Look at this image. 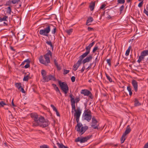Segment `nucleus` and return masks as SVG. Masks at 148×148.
I'll return each mask as SVG.
<instances>
[{
    "label": "nucleus",
    "mask_w": 148,
    "mask_h": 148,
    "mask_svg": "<svg viewBox=\"0 0 148 148\" xmlns=\"http://www.w3.org/2000/svg\"><path fill=\"white\" fill-rule=\"evenodd\" d=\"M95 43V42L93 41L91 43H90L88 46L86 47L85 48L86 50V52L83 54L82 55L80 56L79 57V59L77 62L76 64L77 66L78 67L80 64H81V62L82 60L84 58L86 57L90 52L91 48L94 45Z\"/></svg>",
    "instance_id": "f257e3e1"
},
{
    "label": "nucleus",
    "mask_w": 148,
    "mask_h": 148,
    "mask_svg": "<svg viewBox=\"0 0 148 148\" xmlns=\"http://www.w3.org/2000/svg\"><path fill=\"white\" fill-rule=\"evenodd\" d=\"M49 124L47 119H45L44 117L40 116L39 117L38 121L34 124V126H39L42 127H45L48 126Z\"/></svg>",
    "instance_id": "f03ea898"
},
{
    "label": "nucleus",
    "mask_w": 148,
    "mask_h": 148,
    "mask_svg": "<svg viewBox=\"0 0 148 148\" xmlns=\"http://www.w3.org/2000/svg\"><path fill=\"white\" fill-rule=\"evenodd\" d=\"M49 56L50 57H52V53L50 50H48V52L44 56V58L45 59V60H44L42 56H41L39 58L40 62L45 66H47L48 64L50 63Z\"/></svg>",
    "instance_id": "7ed1b4c3"
},
{
    "label": "nucleus",
    "mask_w": 148,
    "mask_h": 148,
    "mask_svg": "<svg viewBox=\"0 0 148 148\" xmlns=\"http://www.w3.org/2000/svg\"><path fill=\"white\" fill-rule=\"evenodd\" d=\"M82 113H77L76 114H74V116L76 118V121L77 124L76 126V127H77V131L79 132L81 135L83 134L85 132H84L83 129L82 128V127H81V129L80 128L82 126V124L79 123V119L80 116Z\"/></svg>",
    "instance_id": "20e7f679"
},
{
    "label": "nucleus",
    "mask_w": 148,
    "mask_h": 148,
    "mask_svg": "<svg viewBox=\"0 0 148 148\" xmlns=\"http://www.w3.org/2000/svg\"><path fill=\"white\" fill-rule=\"evenodd\" d=\"M73 95L72 94H71L69 95V97L71 98V106L72 107V112L74 111L75 112L74 114H76L77 113H82L81 110L79 107H77L76 109H75V101L74 100V98L73 97Z\"/></svg>",
    "instance_id": "39448f33"
},
{
    "label": "nucleus",
    "mask_w": 148,
    "mask_h": 148,
    "mask_svg": "<svg viewBox=\"0 0 148 148\" xmlns=\"http://www.w3.org/2000/svg\"><path fill=\"white\" fill-rule=\"evenodd\" d=\"M53 27V26L52 25H47L45 26V27L44 29L40 30L39 34L40 35L48 37L49 36L48 34L50 32L51 29L52 28V27Z\"/></svg>",
    "instance_id": "423d86ee"
},
{
    "label": "nucleus",
    "mask_w": 148,
    "mask_h": 148,
    "mask_svg": "<svg viewBox=\"0 0 148 148\" xmlns=\"http://www.w3.org/2000/svg\"><path fill=\"white\" fill-rule=\"evenodd\" d=\"M58 83L61 90L64 92L65 94H66L69 90L68 86L65 82H62L61 81H58Z\"/></svg>",
    "instance_id": "0eeeda50"
},
{
    "label": "nucleus",
    "mask_w": 148,
    "mask_h": 148,
    "mask_svg": "<svg viewBox=\"0 0 148 148\" xmlns=\"http://www.w3.org/2000/svg\"><path fill=\"white\" fill-rule=\"evenodd\" d=\"M130 126L128 125L126 127V129L121 138V143H123L125 139V137L126 135L128 134L131 131Z\"/></svg>",
    "instance_id": "6e6552de"
},
{
    "label": "nucleus",
    "mask_w": 148,
    "mask_h": 148,
    "mask_svg": "<svg viewBox=\"0 0 148 148\" xmlns=\"http://www.w3.org/2000/svg\"><path fill=\"white\" fill-rule=\"evenodd\" d=\"M92 135H89L85 137L81 138L78 137L75 140V142H80L81 143H84L86 142L89 139L92 137Z\"/></svg>",
    "instance_id": "1a4fd4ad"
},
{
    "label": "nucleus",
    "mask_w": 148,
    "mask_h": 148,
    "mask_svg": "<svg viewBox=\"0 0 148 148\" xmlns=\"http://www.w3.org/2000/svg\"><path fill=\"white\" fill-rule=\"evenodd\" d=\"M31 116L34 120L32 122V126H34V124L38 121L39 117L37 114L35 113H32L31 114Z\"/></svg>",
    "instance_id": "9d476101"
},
{
    "label": "nucleus",
    "mask_w": 148,
    "mask_h": 148,
    "mask_svg": "<svg viewBox=\"0 0 148 148\" xmlns=\"http://www.w3.org/2000/svg\"><path fill=\"white\" fill-rule=\"evenodd\" d=\"M56 78L55 77L52 75H49L46 76V78H45V79H44L43 82H48L49 80H53L54 81H56Z\"/></svg>",
    "instance_id": "9b49d317"
},
{
    "label": "nucleus",
    "mask_w": 148,
    "mask_h": 148,
    "mask_svg": "<svg viewBox=\"0 0 148 148\" xmlns=\"http://www.w3.org/2000/svg\"><path fill=\"white\" fill-rule=\"evenodd\" d=\"M93 56L92 55H89L88 57H87L85 59H84L82 62V63L84 64L85 63L89 62L92 59Z\"/></svg>",
    "instance_id": "f8f14e48"
},
{
    "label": "nucleus",
    "mask_w": 148,
    "mask_h": 148,
    "mask_svg": "<svg viewBox=\"0 0 148 148\" xmlns=\"http://www.w3.org/2000/svg\"><path fill=\"white\" fill-rule=\"evenodd\" d=\"M84 119V120L89 122L92 118V116L91 114H83Z\"/></svg>",
    "instance_id": "ddd939ff"
},
{
    "label": "nucleus",
    "mask_w": 148,
    "mask_h": 148,
    "mask_svg": "<svg viewBox=\"0 0 148 148\" xmlns=\"http://www.w3.org/2000/svg\"><path fill=\"white\" fill-rule=\"evenodd\" d=\"M132 83L134 87V90L136 92L138 90V82L135 80L133 79L132 80Z\"/></svg>",
    "instance_id": "4468645a"
},
{
    "label": "nucleus",
    "mask_w": 148,
    "mask_h": 148,
    "mask_svg": "<svg viewBox=\"0 0 148 148\" xmlns=\"http://www.w3.org/2000/svg\"><path fill=\"white\" fill-rule=\"evenodd\" d=\"M81 93L83 94L84 96H88L90 93V92L87 89H84L81 90Z\"/></svg>",
    "instance_id": "2eb2a0df"
},
{
    "label": "nucleus",
    "mask_w": 148,
    "mask_h": 148,
    "mask_svg": "<svg viewBox=\"0 0 148 148\" xmlns=\"http://www.w3.org/2000/svg\"><path fill=\"white\" fill-rule=\"evenodd\" d=\"M25 34L21 32L18 33L17 34V37L18 39L20 40H22L24 37Z\"/></svg>",
    "instance_id": "dca6fc26"
},
{
    "label": "nucleus",
    "mask_w": 148,
    "mask_h": 148,
    "mask_svg": "<svg viewBox=\"0 0 148 148\" xmlns=\"http://www.w3.org/2000/svg\"><path fill=\"white\" fill-rule=\"evenodd\" d=\"M95 5V2H91L90 4L89 7L91 11H93L94 9Z\"/></svg>",
    "instance_id": "f3484780"
},
{
    "label": "nucleus",
    "mask_w": 148,
    "mask_h": 148,
    "mask_svg": "<svg viewBox=\"0 0 148 148\" xmlns=\"http://www.w3.org/2000/svg\"><path fill=\"white\" fill-rule=\"evenodd\" d=\"M41 74L42 75V76L43 77V80L45 79V78L46 77V74H47V73L46 72L45 70H42L41 71Z\"/></svg>",
    "instance_id": "a211bd4d"
},
{
    "label": "nucleus",
    "mask_w": 148,
    "mask_h": 148,
    "mask_svg": "<svg viewBox=\"0 0 148 148\" xmlns=\"http://www.w3.org/2000/svg\"><path fill=\"white\" fill-rule=\"evenodd\" d=\"M57 145H58V147L60 148H68L67 146H64L62 143H57Z\"/></svg>",
    "instance_id": "6ab92c4d"
},
{
    "label": "nucleus",
    "mask_w": 148,
    "mask_h": 148,
    "mask_svg": "<svg viewBox=\"0 0 148 148\" xmlns=\"http://www.w3.org/2000/svg\"><path fill=\"white\" fill-rule=\"evenodd\" d=\"M134 106H137L140 105L141 103L138 101V99L136 98L135 99H134Z\"/></svg>",
    "instance_id": "aec40b11"
},
{
    "label": "nucleus",
    "mask_w": 148,
    "mask_h": 148,
    "mask_svg": "<svg viewBox=\"0 0 148 148\" xmlns=\"http://www.w3.org/2000/svg\"><path fill=\"white\" fill-rule=\"evenodd\" d=\"M142 56H144L148 55V50H144L141 53Z\"/></svg>",
    "instance_id": "412c9836"
},
{
    "label": "nucleus",
    "mask_w": 148,
    "mask_h": 148,
    "mask_svg": "<svg viewBox=\"0 0 148 148\" xmlns=\"http://www.w3.org/2000/svg\"><path fill=\"white\" fill-rule=\"evenodd\" d=\"M92 124H96L97 123L98 121L95 119V116H93L92 118Z\"/></svg>",
    "instance_id": "4be33fe9"
},
{
    "label": "nucleus",
    "mask_w": 148,
    "mask_h": 148,
    "mask_svg": "<svg viewBox=\"0 0 148 148\" xmlns=\"http://www.w3.org/2000/svg\"><path fill=\"white\" fill-rule=\"evenodd\" d=\"M8 18V16H4L3 18L0 17V22L3 21H7V19Z\"/></svg>",
    "instance_id": "5701e85b"
},
{
    "label": "nucleus",
    "mask_w": 148,
    "mask_h": 148,
    "mask_svg": "<svg viewBox=\"0 0 148 148\" xmlns=\"http://www.w3.org/2000/svg\"><path fill=\"white\" fill-rule=\"evenodd\" d=\"M144 59V57L143 56H142V55L139 57V59L137 61V62L140 63L141 60H143Z\"/></svg>",
    "instance_id": "b1692460"
},
{
    "label": "nucleus",
    "mask_w": 148,
    "mask_h": 148,
    "mask_svg": "<svg viewBox=\"0 0 148 148\" xmlns=\"http://www.w3.org/2000/svg\"><path fill=\"white\" fill-rule=\"evenodd\" d=\"M15 86L19 90L20 89L21 87V84L20 83H16Z\"/></svg>",
    "instance_id": "393cba45"
},
{
    "label": "nucleus",
    "mask_w": 148,
    "mask_h": 148,
    "mask_svg": "<svg viewBox=\"0 0 148 148\" xmlns=\"http://www.w3.org/2000/svg\"><path fill=\"white\" fill-rule=\"evenodd\" d=\"M131 49V46H130L126 50V53H125V55L126 56H127L129 55L130 51Z\"/></svg>",
    "instance_id": "a878e982"
},
{
    "label": "nucleus",
    "mask_w": 148,
    "mask_h": 148,
    "mask_svg": "<svg viewBox=\"0 0 148 148\" xmlns=\"http://www.w3.org/2000/svg\"><path fill=\"white\" fill-rule=\"evenodd\" d=\"M46 43H47V44L48 45H50V46L52 48V50H53V46L52 45L51 41H47L46 42Z\"/></svg>",
    "instance_id": "bb28decb"
},
{
    "label": "nucleus",
    "mask_w": 148,
    "mask_h": 148,
    "mask_svg": "<svg viewBox=\"0 0 148 148\" xmlns=\"http://www.w3.org/2000/svg\"><path fill=\"white\" fill-rule=\"evenodd\" d=\"M93 21V18L91 17H90L89 18H88L86 22H87V23H89L90 22H91Z\"/></svg>",
    "instance_id": "cd10ccee"
},
{
    "label": "nucleus",
    "mask_w": 148,
    "mask_h": 148,
    "mask_svg": "<svg viewBox=\"0 0 148 148\" xmlns=\"http://www.w3.org/2000/svg\"><path fill=\"white\" fill-rule=\"evenodd\" d=\"M9 119L11 121H13L14 120V118L11 114L9 116Z\"/></svg>",
    "instance_id": "c85d7f7f"
},
{
    "label": "nucleus",
    "mask_w": 148,
    "mask_h": 148,
    "mask_svg": "<svg viewBox=\"0 0 148 148\" xmlns=\"http://www.w3.org/2000/svg\"><path fill=\"white\" fill-rule=\"evenodd\" d=\"M73 29H70L66 31V32L69 34L70 35L73 32Z\"/></svg>",
    "instance_id": "c756f323"
},
{
    "label": "nucleus",
    "mask_w": 148,
    "mask_h": 148,
    "mask_svg": "<svg viewBox=\"0 0 148 148\" xmlns=\"http://www.w3.org/2000/svg\"><path fill=\"white\" fill-rule=\"evenodd\" d=\"M91 112L90 110L89 109H87L85 110L83 114H91Z\"/></svg>",
    "instance_id": "7c9ffc66"
},
{
    "label": "nucleus",
    "mask_w": 148,
    "mask_h": 148,
    "mask_svg": "<svg viewBox=\"0 0 148 148\" xmlns=\"http://www.w3.org/2000/svg\"><path fill=\"white\" fill-rule=\"evenodd\" d=\"M29 77V75L26 76H25L23 79V80L24 81H27L28 80Z\"/></svg>",
    "instance_id": "2f4dec72"
},
{
    "label": "nucleus",
    "mask_w": 148,
    "mask_h": 148,
    "mask_svg": "<svg viewBox=\"0 0 148 148\" xmlns=\"http://www.w3.org/2000/svg\"><path fill=\"white\" fill-rule=\"evenodd\" d=\"M30 61L29 60V62H27L26 63V64L24 66V67L25 68H29L30 66Z\"/></svg>",
    "instance_id": "473e14b6"
},
{
    "label": "nucleus",
    "mask_w": 148,
    "mask_h": 148,
    "mask_svg": "<svg viewBox=\"0 0 148 148\" xmlns=\"http://www.w3.org/2000/svg\"><path fill=\"white\" fill-rule=\"evenodd\" d=\"M124 148H131L130 145H128L127 143H126L124 145Z\"/></svg>",
    "instance_id": "72a5a7b5"
},
{
    "label": "nucleus",
    "mask_w": 148,
    "mask_h": 148,
    "mask_svg": "<svg viewBox=\"0 0 148 148\" xmlns=\"http://www.w3.org/2000/svg\"><path fill=\"white\" fill-rule=\"evenodd\" d=\"M124 8V6L123 5H122L119 8L120 11V14H121L122 11H123Z\"/></svg>",
    "instance_id": "f704fd0d"
},
{
    "label": "nucleus",
    "mask_w": 148,
    "mask_h": 148,
    "mask_svg": "<svg viewBox=\"0 0 148 148\" xmlns=\"http://www.w3.org/2000/svg\"><path fill=\"white\" fill-rule=\"evenodd\" d=\"M91 127H92L94 129H99V128L97 126V124H92L91 125Z\"/></svg>",
    "instance_id": "c9c22d12"
},
{
    "label": "nucleus",
    "mask_w": 148,
    "mask_h": 148,
    "mask_svg": "<svg viewBox=\"0 0 148 148\" xmlns=\"http://www.w3.org/2000/svg\"><path fill=\"white\" fill-rule=\"evenodd\" d=\"M11 7L10 6L8 7V9L7 10V13L9 14H11Z\"/></svg>",
    "instance_id": "e433bc0d"
},
{
    "label": "nucleus",
    "mask_w": 148,
    "mask_h": 148,
    "mask_svg": "<svg viewBox=\"0 0 148 148\" xmlns=\"http://www.w3.org/2000/svg\"><path fill=\"white\" fill-rule=\"evenodd\" d=\"M40 148H49V147L46 145H44L40 147Z\"/></svg>",
    "instance_id": "4c0bfd02"
},
{
    "label": "nucleus",
    "mask_w": 148,
    "mask_h": 148,
    "mask_svg": "<svg viewBox=\"0 0 148 148\" xmlns=\"http://www.w3.org/2000/svg\"><path fill=\"white\" fill-rule=\"evenodd\" d=\"M20 1V0H12V2L13 4H15L16 3H18Z\"/></svg>",
    "instance_id": "58836bf2"
},
{
    "label": "nucleus",
    "mask_w": 148,
    "mask_h": 148,
    "mask_svg": "<svg viewBox=\"0 0 148 148\" xmlns=\"http://www.w3.org/2000/svg\"><path fill=\"white\" fill-rule=\"evenodd\" d=\"M117 2L119 3H124L125 2V0H117Z\"/></svg>",
    "instance_id": "ea45409f"
},
{
    "label": "nucleus",
    "mask_w": 148,
    "mask_h": 148,
    "mask_svg": "<svg viewBox=\"0 0 148 148\" xmlns=\"http://www.w3.org/2000/svg\"><path fill=\"white\" fill-rule=\"evenodd\" d=\"M29 62V60L28 59H26L22 62L21 64V65H23L27 62Z\"/></svg>",
    "instance_id": "a19ab883"
},
{
    "label": "nucleus",
    "mask_w": 148,
    "mask_h": 148,
    "mask_svg": "<svg viewBox=\"0 0 148 148\" xmlns=\"http://www.w3.org/2000/svg\"><path fill=\"white\" fill-rule=\"evenodd\" d=\"M82 128L83 129L84 132H85L88 129V126H86L84 127H82Z\"/></svg>",
    "instance_id": "79ce46f5"
},
{
    "label": "nucleus",
    "mask_w": 148,
    "mask_h": 148,
    "mask_svg": "<svg viewBox=\"0 0 148 148\" xmlns=\"http://www.w3.org/2000/svg\"><path fill=\"white\" fill-rule=\"evenodd\" d=\"M69 72V70H66L65 69L64 70V73H63V74L64 75H66Z\"/></svg>",
    "instance_id": "37998d69"
},
{
    "label": "nucleus",
    "mask_w": 148,
    "mask_h": 148,
    "mask_svg": "<svg viewBox=\"0 0 148 148\" xmlns=\"http://www.w3.org/2000/svg\"><path fill=\"white\" fill-rule=\"evenodd\" d=\"M98 49V48L97 46H95V47L94 48H93V50H92V52L93 53H94Z\"/></svg>",
    "instance_id": "c03bdc74"
},
{
    "label": "nucleus",
    "mask_w": 148,
    "mask_h": 148,
    "mask_svg": "<svg viewBox=\"0 0 148 148\" xmlns=\"http://www.w3.org/2000/svg\"><path fill=\"white\" fill-rule=\"evenodd\" d=\"M6 104L3 101H1L0 102V105L1 107H3L4 105H6Z\"/></svg>",
    "instance_id": "a18cd8bd"
},
{
    "label": "nucleus",
    "mask_w": 148,
    "mask_h": 148,
    "mask_svg": "<svg viewBox=\"0 0 148 148\" xmlns=\"http://www.w3.org/2000/svg\"><path fill=\"white\" fill-rule=\"evenodd\" d=\"M55 90L57 92H59V93L60 94V95H62V94L60 92V91L58 88V87H56V88H55Z\"/></svg>",
    "instance_id": "49530a36"
},
{
    "label": "nucleus",
    "mask_w": 148,
    "mask_h": 148,
    "mask_svg": "<svg viewBox=\"0 0 148 148\" xmlns=\"http://www.w3.org/2000/svg\"><path fill=\"white\" fill-rule=\"evenodd\" d=\"M97 58H96L95 59V61L93 62V64H94V67H95L97 64Z\"/></svg>",
    "instance_id": "de8ad7c7"
},
{
    "label": "nucleus",
    "mask_w": 148,
    "mask_h": 148,
    "mask_svg": "<svg viewBox=\"0 0 148 148\" xmlns=\"http://www.w3.org/2000/svg\"><path fill=\"white\" fill-rule=\"evenodd\" d=\"M53 27V30L52 31V32L53 34H54L56 32V27H54V26Z\"/></svg>",
    "instance_id": "09e8293b"
},
{
    "label": "nucleus",
    "mask_w": 148,
    "mask_h": 148,
    "mask_svg": "<svg viewBox=\"0 0 148 148\" xmlns=\"http://www.w3.org/2000/svg\"><path fill=\"white\" fill-rule=\"evenodd\" d=\"M51 106L53 108V110L55 111H56L57 110L56 108L52 104L51 105Z\"/></svg>",
    "instance_id": "8fccbe9b"
},
{
    "label": "nucleus",
    "mask_w": 148,
    "mask_h": 148,
    "mask_svg": "<svg viewBox=\"0 0 148 148\" xmlns=\"http://www.w3.org/2000/svg\"><path fill=\"white\" fill-rule=\"evenodd\" d=\"M107 63L108 64V65L110 66H111V60L110 59H107L106 60Z\"/></svg>",
    "instance_id": "3c124183"
},
{
    "label": "nucleus",
    "mask_w": 148,
    "mask_h": 148,
    "mask_svg": "<svg viewBox=\"0 0 148 148\" xmlns=\"http://www.w3.org/2000/svg\"><path fill=\"white\" fill-rule=\"evenodd\" d=\"M12 3V0H10L6 2V4L7 5H9Z\"/></svg>",
    "instance_id": "603ef678"
},
{
    "label": "nucleus",
    "mask_w": 148,
    "mask_h": 148,
    "mask_svg": "<svg viewBox=\"0 0 148 148\" xmlns=\"http://www.w3.org/2000/svg\"><path fill=\"white\" fill-rule=\"evenodd\" d=\"M75 77L74 76H72L71 78V79L72 82H74L75 81Z\"/></svg>",
    "instance_id": "864d4df0"
},
{
    "label": "nucleus",
    "mask_w": 148,
    "mask_h": 148,
    "mask_svg": "<svg viewBox=\"0 0 148 148\" xmlns=\"http://www.w3.org/2000/svg\"><path fill=\"white\" fill-rule=\"evenodd\" d=\"M143 3V1H142L139 3L138 5V6L140 8L142 6Z\"/></svg>",
    "instance_id": "5fc2aeb1"
},
{
    "label": "nucleus",
    "mask_w": 148,
    "mask_h": 148,
    "mask_svg": "<svg viewBox=\"0 0 148 148\" xmlns=\"http://www.w3.org/2000/svg\"><path fill=\"white\" fill-rule=\"evenodd\" d=\"M106 6L105 4H102L100 8V9H102L104 10V8Z\"/></svg>",
    "instance_id": "6e6d98bb"
},
{
    "label": "nucleus",
    "mask_w": 148,
    "mask_h": 148,
    "mask_svg": "<svg viewBox=\"0 0 148 148\" xmlns=\"http://www.w3.org/2000/svg\"><path fill=\"white\" fill-rule=\"evenodd\" d=\"M127 90L129 91V92H130V91H132V89H131V88H130V86H128L127 87Z\"/></svg>",
    "instance_id": "4d7b16f0"
},
{
    "label": "nucleus",
    "mask_w": 148,
    "mask_h": 148,
    "mask_svg": "<svg viewBox=\"0 0 148 148\" xmlns=\"http://www.w3.org/2000/svg\"><path fill=\"white\" fill-rule=\"evenodd\" d=\"M75 101L77 103L80 101V99L79 97L76 98H75Z\"/></svg>",
    "instance_id": "13d9d810"
},
{
    "label": "nucleus",
    "mask_w": 148,
    "mask_h": 148,
    "mask_svg": "<svg viewBox=\"0 0 148 148\" xmlns=\"http://www.w3.org/2000/svg\"><path fill=\"white\" fill-rule=\"evenodd\" d=\"M88 31H92V30H94V29L93 28H91L90 27H88Z\"/></svg>",
    "instance_id": "bf43d9fd"
},
{
    "label": "nucleus",
    "mask_w": 148,
    "mask_h": 148,
    "mask_svg": "<svg viewBox=\"0 0 148 148\" xmlns=\"http://www.w3.org/2000/svg\"><path fill=\"white\" fill-rule=\"evenodd\" d=\"M107 78V79H108V80H109V81L110 82H112V79L110 77H109V76H108Z\"/></svg>",
    "instance_id": "052dcab7"
},
{
    "label": "nucleus",
    "mask_w": 148,
    "mask_h": 148,
    "mask_svg": "<svg viewBox=\"0 0 148 148\" xmlns=\"http://www.w3.org/2000/svg\"><path fill=\"white\" fill-rule=\"evenodd\" d=\"M21 91L23 93H25L26 92L24 90V89L22 87H21Z\"/></svg>",
    "instance_id": "680f3d73"
},
{
    "label": "nucleus",
    "mask_w": 148,
    "mask_h": 148,
    "mask_svg": "<svg viewBox=\"0 0 148 148\" xmlns=\"http://www.w3.org/2000/svg\"><path fill=\"white\" fill-rule=\"evenodd\" d=\"M143 148H148V142L145 145Z\"/></svg>",
    "instance_id": "e2e57ef3"
},
{
    "label": "nucleus",
    "mask_w": 148,
    "mask_h": 148,
    "mask_svg": "<svg viewBox=\"0 0 148 148\" xmlns=\"http://www.w3.org/2000/svg\"><path fill=\"white\" fill-rule=\"evenodd\" d=\"M88 96H89V97L92 99L93 98V97L92 96V95L91 92H90V94H89V95Z\"/></svg>",
    "instance_id": "0e129e2a"
},
{
    "label": "nucleus",
    "mask_w": 148,
    "mask_h": 148,
    "mask_svg": "<svg viewBox=\"0 0 148 148\" xmlns=\"http://www.w3.org/2000/svg\"><path fill=\"white\" fill-rule=\"evenodd\" d=\"M55 112H56V114L58 116H60V114L59 113V112H58V110H56V111Z\"/></svg>",
    "instance_id": "69168bd1"
},
{
    "label": "nucleus",
    "mask_w": 148,
    "mask_h": 148,
    "mask_svg": "<svg viewBox=\"0 0 148 148\" xmlns=\"http://www.w3.org/2000/svg\"><path fill=\"white\" fill-rule=\"evenodd\" d=\"M144 12L147 15L148 14V11H147L145 9H144Z\"/></svg>",
    "instance_id": "338daca9"
},
{
    "label": "nucleus",
    "mask_w": 148,
    "mask_h": 148,
    "mask_svg": "<svg viewBox=\"0 0 148 148\" xmlns=\"http://www.w3.org/2000/svg\"><path fill=\"white\" fill-rule=\"evenodd\" d=\"M85 69V66L84 65L83 66V67H82V70H81V72H83L84 71Z\"/></svg>",
    "instance_id": "774afa93"
}]
</instances>
